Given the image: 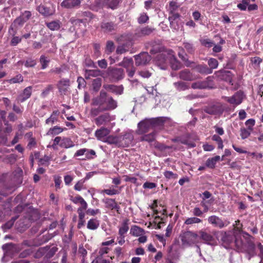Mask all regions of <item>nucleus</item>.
<instances>
[{"label":"nucleus","instance_id":"obj_7","mask_svg":"<svg viewBox=\"0 0 263 263\" xmlns=\"http://www.w3.org/2000/svg\"><path fill=\"white\" fill-rule=\"evenodd\" d=\"M119 65L124 67L126 69L128 76L133 78L136 71V68L134 66V62L132 58L125 57Z\"/></svg>","mask_w":263,"mask_h":263},{"label":"nucleus","instance_id":"obj_49","mask_svg":"<svg viewBox=\"0 0 263 263\" xmlns=\"http://www.w3.org/2000/svg\"><path fill=\"white\" fill-rule=\"evenodd\" d=\"M208 64L209 66V69L211 70V73L213 72V70L217 68L218 66V61L214 58H210L208 61Z\"/></svg>","mask_w":263,"mask_h":263},{"label":"nucleus","instance_id":"obj_62","mask_svg":"<svg viewBox=\"0 0 263 263\" xmlns=\"http://www.w3.org/2000/svg\"><path fill=\"white\" fill-rule=\"evenodd\" d=\"M130 231L133 235L138 236L143 231V229L138 226H135L131 228Z\"/></svg>","mask_w":263,"mask_h":263},{"label":"nucleus","instance_id":"obj_32","mask_svg":"<svg viewBox=\"0 0 263 263\" xmlns=\"http://www.w3.org/2000/svg\"><path fill=\"white\" fill-rule=\"evenodd\" d=\"M204 111L210 115H216L221 112V109L220 106L214 105L206 107Z\"/></svg>","mask_w":263,"mask_h":263},{"label":"nucleus","instance_id":"obj_60","mask_svg":"<svg viewBox=\"0 0 263 263\" xmlns=\"http://www.w3.org/2000/svg\"><path fill=\"white\" fill-rule=\"evenodd\" d=\"M101 194H106L107 195L112 196L118 194L119 192L116 189H104L101 191Z\"/></svg>","mask_w":263,"mask_h":263},{"label":"nucleus","instance_id":"obj_10","mask_svg":"<svg viewBox=\"0 0 263 263\" xmlns=\"http://www.w3.org/2000/svg\"><path fill=\"white\" fill-rule=\"evenodd\" d=\"M95 117L94 122L98 126L106 125L112 120L111 116L109 112H104Z\"/></svg>","mask_w":263,"mask_h":263},{"label":"nucleus","instance_id":"obj_53","mask_svg":"<svg viewBox=\"0 0 263 263\" xmlns=\"http://www.w3.org/2000/svg\"><path fill=\"white\" fill-rule=\"evenodd\" d=\"M201 222H202L201 219H200V218H199L198 217H190V218H187L185 220L184 223L189 225V224H192L194 223H199Z\"/></svg>","mask_w":263,"mask_h":263},{"label":"nucleus","instance_id":"obj_56","mask_svg":"<svg viewBox=\"0 0 263 263\" xmlns=\"http://www.w3.org/2000/svg\"><path fill=\"white\" fill-rule=\"evenodd\" d=\"M86 151L85 154L86 159L91 160L97 157L96 153L94 150L86 148Z\"/></svg>","mask_w":263,"mask_h":263},{"label":"nucleus","instance_id":"obj_23","mask_svg":"<svg viewBox=\"0 0 263 263\" xmlns=\"http://www.w3.org/2000/svg\"><path fill=\"white\" fill-rule=\"evenodd\" d=\"M36 10L40 13L45 16H50L54 13V10L52 8L44 4L39 5L37 7Z\"/></svg>","mask_w":263,"mask_h":263},{"label":"nucleus","instance_id":"obj_37","mask_svg":"<svg viewBox=\"0 0 263 263\" xmlns=\"http://www.w3.org/2000/svg\"><path fill=\"white\" fill-rule=\"evenodd\" d=\"M154 30V28H151L148 26L142 28L140 29L138 32L137 33V35L139 37L142 36L148 35L151 34Z\"/></svg>","mask_w":263,"mask_h":263},{"label":"nucleus","instance_id":"obj_18","mask_svg":"<svg viewBox=\"0 0 263 263\" xmlns=\"http://www.w3.org/2000/svg\"><path fill=\"white\" fill-rule=\"evenodd\" d=\"M212 82V78L209 77L205 81H197L193 83L191 85V88L193 89H205L207 88H212L211 83Z\"/></svg>","mask_w":263,"mask_h":263},{"label":"nucleus","instance_id":"obj_35","mask_svg":"<svg viewBox=\"0 0 263 263\" xmlns=\"http://www.w3.org/2000/svg\"><path fill=\"white\" fill-rule=\"evenodd\" d=\"M128 219H125L123 223H122L121 227L119 228L118 235H123L125 236V234L127 233L129 230L128 227Z\"/></svg>","mask_w":263,"mask_h":263},{"label":"nucleus","instance_id":"obj_25","mask_svg":"<svg viewBox=\"0 0 263 263\" xmlns=\"http://www.w3.org/2000/svg\"><path fill=\"white\" fill-rule=\"evenodd\" d=\"M103 87L106 90L116 95H121L123 91L122 86H118L112 84H104Z\"/></svg>","mask_w":263,"mask_h":263},{"label":"nucleus","instance_id":"obj_58","mask_svg":"<svg viewBox=\"0 0 263 263\" xmlns=\"http://www.w3.org/2000/svg\"><path fill=\"white\" fill-rule=\"evenodd\" d=\"M251 130H250L248 128H241L240 132L241 139H245L248 138L251 135Z\"/></svg>","mask_w":263,"mask_h":263},{"label":"nucleus","instance_id":"obj_13","mask_svg":"<svg viewBox=\"0 0 263 263\" xmlns=\"http://www.w3.org/2000/svg\"><path fill=\"white\" fill-rule=\"evenodd\" d=\"M136 66L144 65L151 60V57L146 52H141L134 56Z\"/></svg>","mask_w":263,"mask_h":263},{"label":"nucleus","instance_id":"obj_63","mask_svg":"<svg viewBox=\"0 0 263 263\" xmlns=\"http://www.w3.org/2000/svg\"><path fill=\"white\" fill-rule=\"evenodd\" d=\"M93 47L94 49V54L97 58H98L101 54L100 45L97 43H93Z\"/></svg>","mask_w":263,"mask_h":263},{"label":"nucleus","instance_id":"obj_3","mask_svg":"<svg viewBox=\"0 0 263 263\" xmlns=\"http://www.w3.org/2000/svg\"><path fill=\"white\" fill-rule=\"evenodd\" d=\"M220 235L222 245L225 248L230 249L238 246L237 240L232 232L221 231Z\"/></svg>","mask_w":263,"mask_h":263},{"label":"nucleus","instance_id":"obj_34","mask_svg":"<svg viewBox=\"0 0 263 263\" xmlns=\"http://www.w3.org/2000/svg\"><path fill=\"white\" fill-rule=\"evenodd\" d=\"M195 68L199 73L201 74H208L211 73V69H209V67L205 64L197 65Z\"/></svg>","mask_w":263,"mask_h":263},{"label":"nucleus","instance_id":"obj_5","mask_svg":"<svg viewBox=\"0 0 263 263\" xmlns=\"http://www.w3.org/2000/svg\"><path fill=\"white\" fill-rule=\"evenodd\" d=\"M58 145L62 148L66 149L74 146V143L71 138L65 137H61L58 136L54 138L52 146L53 148H54V146Z\"/></svg>","mask_w":263,"mask_h":263},{"label":"nucleus","instance_id":"obj_22","mask_svg":"<svg viewBox=\"0 0 263 263\" xmlns=\"http://www.w3.org/2000/svg\"><path fill=\"white\" fill-rule=\"evenodd\" d=\"M109 74L114 79L119 80L123 78L124 72V70L122 68H112L109 69Z\"/></svg>","mask_w":263,"mask_h":263},{"label":"nucleus","instance_id":"obj_14","mask_svg":"<svg viewBox=\"0 0 263 263\" xmlns=\"http://www.w3.org/2000/svg\"><path fill=\"white\" fill-rule=\"evenodd\" d=\"M32 13L30 11H25L13 22L14 26H22L25 23L27 22L31 17Z\"/></svg>","mask_w":263,"mask_h":263},{"label":"nucleus","instance_id":"obj_19","mask_svg":"<svg viewBox=\"0 0 263 263\" xmlns=\"http://www.w3.org/2000/svg\"><path fill=\"white\" fill-rule=\"evenodd\" d=\"M32 87L31 86L26 87L17 98L18 102L23 103L29 99L32 95Z\"/></svg>","mask_w":263,"mask_h":263},{"label":"nucleus","instance_id":"obj_36","mask_svg":"<svg viewBox=\"0 0 263 263\" xmlns=\"http://www.w3.org/2000/svg\"><path fill=\"white\" fill-rule=\"evenodd\" d=\"M156 133L153 132L148 134H143V135L140 138V141H146L148 142H152L155 140Z\"/></svg>","mask_w":263,"mask_h":263},{"label":"nucleus","instance_id":"obj_20","mask_svg":"<svg viewBox=\"0 0 263 263\" xmlns=\"http://www.w3.org/2000/svg\"><path fill=\"white\" fill-rule=\"evenodd\" d=\"M216 73L221 79L232 84L233 75L230 71L222 70L217 71Z\"/></svg>","mask_w":263,"mask_h":263},{"label":"nucleus","instance_id":"obj_33","mask_svg":"<svg viewBox=\"0 0 263 263\" xmlns=\"http://www.w3.org/2000/svg\"><path fill=\"white\" fill-rule=\"evenodd\" d=\"M59 115V112L58 110L53 111L50 116L46 120V124L49 125H52L57 123L58 121Z\"/></svg>","mask_w":263,"mask_h":263},{"label":"nucleus","instance_id":"obj_40","mask_svg":"<svg viewBox=\"0 0 263 263\" xmlns=\"http://www.w3.org/2000/svg\"><path fill=\"white\" fill-rule=\"evenodd\" d=\"M220 159L219 156H216L214 157L208 159L205 162L206 166L210 168H214L216 162L218 161Z\"/></svg>","mask_w":263,"mask_h":263},{"label":"nucleus","instance_id":"obj_26","mask_svg":"<svg viewBox=\"0 0 263 263\" xmlns=\"http://www.w3.org/2000/svg\"><path fill=\"white\" fill-rule=\"evenodd\" d=\"M69 86L70 80L68 79H62L57 84V87L60 92L65 93L67 91Z\"/></svg>","mask_w":263,"mask_h":263},{"label":"nucleus","instance_id":"obj_11","mask_svg":"<svg viewBox=\"0 0 263 263\" xmlns=\"http://www.w3.org/2000/svg\"><path fill=\"white\" fill-rule=\"evenodd\" d=\"M134 140V136L131 133H125L123 135H119V147L129 146Z\"/></svg>","mask_w":263,"mask_h":263},{"label":"nucleus","instance_id":"obj_41","mask_svg":"<svg viewBox=\"0 0 263 263\" xmlns=\"http://www.w3.org/2000/svg\"><path fill=\"white\" fill-rule=\"evenodd\" d=\"M70 200L75 204L80 203L81 206H86L87 204L86 201L80 195H77L75 197H71Z\"/></svg>","mask_w":263,"mask_h":263},{"label":"nucleus","instance_id":"obj_29","mask_svg":"<svg viewBox=\"0 0 263 263\" xmlns=\"http://www.w3.org/2000/svg\"><path fill=\"white\" fill-rule=\"evenodd\" d=\"M80 0H64L61 6L66 8H72L80 5Z\"/></svg>","mask_w":263,"mask_h":263},{"label":"nucleus","instance_id":"obj_47","mask_svg":"<svg viewBox=\"0 0 263 263\" xmlns=\"http://www.w3.org/2000/svg\"><path fill=\"white\" fill-rule=\"evenodd\" d=\"M24 78L21 74H18L14 77L8 80L7 82L10 84L20 83L23 82Z\"/></svg>","mask_w":263,"mask_h":263},{"label":"nucleus","instance_id":"obj_15","mask_svg":"<svg viewBox=\"0 0 263 263\" xmlns=\"http://www.w3.org/2000/svg\"><path fill=\"white\" fill-rule=\"evenodd\" d=\"M146 47L148 49L149 53L152 54H155L164 51V47L160 44L157 43L155 41H151L146 43Z\"/></svg>","mask_w":263,"mask_h":263},{"label":"nucleus","instance_id":"obj_59","mask_svg":"<svg viewBox=\"0 0 263 263\" xmlns=\"http://www.w3.org/2000/svg\"><path fill=\"white\" fill-rule=\"evenodd\" d=\"M85 182V180H83V179L79 180L73 187L74 190L81 191L82 189H85L84 186V183Z\"/></svg>","mask_w":263,"mask_h":263},{"label":"nucleus","instance_id":"obj_61","mask_svg":"<svg viewBox=\"0 0 263 263\" xmlns=\"http://www.w3.org/2000/svg\"><path fill=\"white\" fill-rule=\"evenodd\" d=\"M115 49L114 43L111 41H108L106 43V51L108 53L112 52Z\"/></svg>","mask_w":263,"mask_h":263},{"label":"nucleus","instance_id":"obj_43","mask_svg":"<svg viewBox=\"0 0 263 263\" xmlns=\"http://www.w3.org/2000/svg\"><path fill=\"white\" fill-rule=\"evenodd\" d=\"M99 222L96 219H90L88 221L87 228L91 230H95L99 227Z\"/></svg>","mask_w":263,"mask_h":263},{"label":"nucleus","instance_id":"obj_64","mask_svg":"<svg viewBox=\"0 0 263 263\" xmlns=\"http://www.w3.org/2000/svg\"><path fill=\"white\" fill-rule=\"evenodd\" d=\"M53 86L52 85H48L44 89H43L41 97L42 98H45L46 97L50 92V91L52 89Z\"/></svg>","mask_w":263,"mask_h":263},{"label":"nucleus","instance_id":"obj_38","mask_svg":"<svg viewBox=\"0 0 263 263\" xmlns=\"http://www.w3.org/2000/svg\"><path fill=\"white\" fill-rule=\"evenodd\" d=\"M104 142L109 144H115L119 147V136L109 135L105 138Z\"/></svg>","mask_w":263,"mask_h":263},{"label":"nucleus","instance_id":"obj_31","mask_svg":"<svg viewBox=\"0 0 263 263\" xmlns=\"http://www.w3.org/2000/svg\"><path fill=\"white\" fill-rule=\"evenodd\" d=\"M47 28L51 31L59 30L61 26V22L59 20H54L50 22H46Z\"/></svg>","mask_w":263,"mask_h":263},{"label":"nucleus","instance_id":"obj_17","mask_svg":"<svg viewBox=\"0 0 263 263\" xmlns=\"http://www.w3.org/2000/svg\"><path fill=\"white\" fill-rule=\"evenodd\" d=\"M167 54L169 56L170 63L172 69L177 70L182 67V64L175 57L174 51L169 50L167 51Z\"/></svg>","mask_w":263,"mask_h":263},{"label":"nucleus","instance_id":"obj_44","mask_svg":"<svg viewBox=\"0 0 263 263\" xmlns=\"http://www.w3.org/2000/svg\"><path fill=\"white\" fill-rule=\"evenodd\" d=\"M64 131V129L58 126H54L50 128L47 132V135L50 136H55L58 135Z\"/></svg>","mask_w":263,"mask_h":263},{"label":"nucleus","instance_id":"obj_1","mask_svg":"<svg viewBox=\"0 0 263 263\" xmlns=\"http://www.w3.org/2000/svg\"><path fill=\"white\" fill-rule=\"evenodd\" d=\"M91 106L89 114L91 117L94 118L101 112L115 109L118 106V103L102 89L98 96L92 99Z\"/></svg>","mask_w":263,"mask_h":263},{"label":"nucleus","instance_id":"obj_8","mask_svg":"<svg viewBox=\"0 0 263 263\" xmlns=\"http://www.w3.org/2000/svg\"><path fill=\"white\" fill-rule=\"evenodd\" d=\"M100 28L104 33H111L117 30L118 24L114 21L103 20L100 23Z\"/></svg>","mask_w":263,"mask_h":263},{"label":"nucleus","instance_id":"obj_51","mask_svg":"<svg viewBox=\"0 0 263 263\" xmlns=\"http://www.w3.org/2000/svg\"><path fill=\"white\" fill-rule=\"evenodd\" d=\"M40 62L41 64V69H45L48 67L50 60L44 55H42L40 58Z\"/></svg>","mask_w":263,"mask_h":263},{"label":"nucleus","instance_id":"obj_4","mask_svg":"<svg viewBox=\"0 0 263 263\" xmlns=\"http://www.w3.org/2000/svg\"><path fill=\"white\" fill-rule=\"evenodd\" d=\"M222 99L233 106L236 107L242 103L244 99L246 98V95L241 90H239L231 97L223 96Z\"/></svg>","mask_w":263,"mask_h":263},{"label":"nucleus","instance_id":"obj_55","mask_svg":"<svg viewBox=\"0 0 263 263\" xmlns=\"http://www.w3.org/2000/svg\"><path fill=\"white\" fill-rule=\"evenodd\" d=\"M70 22L71 24L75 27L77 25H80L81 23H82L84 26H86V23L87 22L86 19H75L73 17L71 18L70 20Z\"/></svg>","mask_w":263,"mask_h":263},{"label":"nucleus","instance_id":"obj_45","mask_svg":"<svg viewBox=\"0 0 263 263\" xmlns=\"http://www.w3.org/2000/svg\"><path fill=\"white\" fill-rule=\"evenodd\" d=\"M166 52L163 51L162 52L159 53L157 56L156 57L155 59L159 63V64H164L166 62L167 57L166 56L167 53Z\"/></svg>","mask_w":263,"mask_h":263},{"label":"nucleus","instance_id":"obj_16","mask_svg":"<svg viewBox=\"0 0 263 263\" xmlns=\"http://www.w3.org/2000/svg\"><path fill=\"white\" fill-rule=\"evenodd\" d=\"M102 202L105 204V208L110 210H115L118 214L121 213L120 206L115 199L106 198L102 200Z\"/></svg>","mask_w":263,"mask_h":263},{"label":"nucleus","instance_id":"obj_46","mask_svg":"<svg viewBox=\"0 0 263 263\" xmlns=\"http://www.w3.org/2000/svg\"><path fill=\"white\" fill-rule=\"evenodd\" d=\"M22 63L27 68L34 67L37 64L36 61L32 58H27Z\"/></svg>","mask_w":263,"mask_h":263},{"label":"nucleus","instance_id":"obj_42","mask_svg":"<svg viewBox=\"0 0 263 263\" xmlns=\"http://www.w3.org/2000/svg\"><path fill=\"white\" fill-rule=\"evenodd\" d=\"M102 80L100 78H97L93 79L92 82V90L95 92H98L100 90L102 85Z\"/></svg>","mask_w":263,"mask_h":263},{"label":"nucleus","instance_id":"obj_6","mask_svg":"<svg viewBox=\"0 0 263 263\" xmlns=\"http://www.w3.org/2000/svg\"><path fill=\"white\" fill-rule=\"evenodd\" d=\"M197 237V234L191 231H186L180 235L182 245L188 246L195 243Z\"/></svg>","mask_w":263,"mask_h":263},{"label":"nucleus","instance_id":"obj_39","mask_svg":"<svg viewBox=\"0 0 263 263\" xmlns=\"http://www.w3.org/2000/svg\"><path fill=\"white\" fill-rule=\"evenodd\" d=\"M42 250H43L42 249ZM44 250H45V257L48 259L54 256L58 251V248L56 247H52L51 248L48 247H46Z\"/></svg>","mask_w":263,"mask_h":263},{"label":"nucleus","instance_id":"obj_28","mask_svg":"<svg viewBox=\"0 0 263 263\" xmlns=\"http://www.w3.org/2000/svg\"><path fill=\"white\" fill-rule=\"evenodd\" d=\"M102 72L98 69H86L84 77L86 79H90L91 77H98L102 76Z\"/></svg>","mask_w":263,"mask_h":263},{"label":"nucleus","instance_id":"obj_48","mask_svg":"<svg viewBox=\"0 0 263 263\" xmlns=\"http://www.w3.org/2000/svg\"><path fill=\"white\" fill-rule=\"evenodd\" d=\"M165 178L167 180H175L178 177V175L176 173H174L172 171H166L163 173Z\"/></svg>","mask_w":263,"mask_h":263},{"label":"nucleus","instance_id":"obj_57","mask_svg":"<svg viewBox=\"0 0 263 263\" xmlns=\"http://www.w3.org/2000/svg\"><path fill=\"white\" fill-rule=\"evenodd\" d=\"M169 16L168 20L170 22H172L173 23V21H180V14L178 13H175V12H169Z\"/></svg>","mask_w":263,"mask_h":263},{"label":"nucleus","instance_id":"obj_50","mask_svg":"<svg viewBox=\"0 0 263 263\" xmlns=\"http://www.w3.org/2000/svg\"><path fill=\"white\" fill-rule=\"evenodd\" d=\"M53 181L54 182V186L56 190H60L62 187V180L61 177L58 175H54L53 176Z\"/></svg>","mask_w":263,"mask_h":263},{"label":"nucleus","instance_id":"obj_9","mask_svg":"<svg viewBox=\"0 0 263 263\" xmlns=\"http://www.w3.org/2000/svg\"><path fill=\"white\" fill-rule=\"evenodd\" d=\"M208 222L211 224L214 227L222 229L227 227L229 224V221H223L222 218L216 216L212 215L208 218Z\"/></svg>","mask_w":263,"mask_h":263},{"label":"nucleus","instance_id":"obj_52","mask_svg":"<svg viewBox=\"0 0 263 263\" xmlns=\"http://www.w3.org/2000/svg\"><path fill=\"white\" fill-rule=\"evenodd\" d=\"M121 1L122 0H111L110 2L108 1L107 3H104L103 5H107L108 8L115 9Z\"/></svg>","mask_w":263,"mask_h":263},{"label":"nucleus","instance_id":"obj_21","mask_svg":"<svg viewBox=\"0 0 263 263\" xmlns=\"http://www.w3.org/2000/svg\"><path fill=\"white\" fill-rule=\"evenodd\" d=\"M110 130L104 127H101L100 129H98L95 133V136L99 140L104 142L105 138L108 136Z\"/></svg>","mask_w":263,"mask_h":263},{"label":"nucleus","instance_id":"obj_12","mask_svg":"<svg viewBox=\"0 0 263 263\" xmlns=\"http://www.w3.org/2000/svg\"><path fill=\"white\" fill-rule=\"evenodd\" d=\"M177 75L178 78L183 81H193L198 79V77L193 74L189 69L180 71Z\"/></svg>","mask_w":263,"mask_h":263},{"label":"nucleus","instance_id":"obj_30","mask_svg":"<svg viewBox=\"0 0 263 263\" xmlns=\"http://www.w3.org/2000/svg\"><path fill=\"white\" fill-rule=\"evenodd\" d=\"M173 85L175 89L178 91H185L190 88L189 84L183 81H178L174 82Z\"/></svg>","mask_w":263,"mask_h":263},{"label":"nucleus","instance_id":"obj_27","mask_svg":"<svg viewBox=\"0 0 263 263\" xmlns=\"http://www.w3.org/2000/svg\"><path fill=\"white\" fill-rule=\"evenodd\" d=\"M2 249L4 251L5 256H10L14 254L16 246L12 243H7L3 245Z\"/></svg>","mask_w":263,"mask_h":263},{"label":"nucleus","instance_id":"obj_2","mask_svg":"<svg viewBox=\"0 0 263 263\" xmlns=\"http://www.w3.org/2000/svg\"><path fill=\"white\" fill-rule=\"evenodd\" d=\"M165 120L163 117L152 119H145L138 124V134L143 135L149 132L151 129L162 127Z\"/></svg>","mask_w":263,"mask_h":263},{"label":"nucleus","instance_id":"obj_54","mask_svg":"<svg viewBox=\"0 0 263 263\" xmlns=\"http://www.w3.org/2000/svg\"><path fill=\"white\" fill-rule=\"evenodd\" d=\"M183 47L186 50V51L191 54L194 53L195 51V48L193 45V44L189 42H184L183 43Z\"/></svg>","mask_w":263,"mask_h":263},{"label":"nucleus","instance_id":"obj_24","mask_svg":"<svg viewBox=\"0 0 263 263\" xmlns=\"http://www.w3.org/2000/svg\"><path fill=\"white\" fill-rule=\"evenodd\" d=\"M199 234L200 238L204 241L205 243L210 245H214L215 239L212 234L203 231H200Z\"/></svg>","mask_w":263,"mask_h":263}]
</instances>
